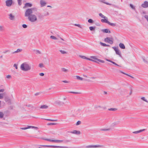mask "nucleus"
Masks as SVG:
<instances>
[{"label":"nucleus","mask_w":148,"mask_h":148,"mask_svg":"<svg viewBox=\"0 0 148 148\" xmlns=\"http://www.w3.org/2000/svg\"><path fill=\"white\" fill-rule=\"evenodd\" d=\"M56 124V123H48L47 124V125H55Z\"/></svg>","instance_id":"obj_51"},{"label":"nucleus","mask_w":148,"mask_h":148,"mask_svg":"<svg viewBox=\"0 0 148 148\" xmlns=\"http://www.w3.org/2000/svg\"><path fill=\"white\" fill-rule=\"evenodd\" d=\"M43 139L45 140H47L48 141L53 142H54V141H55V140H51V139H49L45 138V139Z\"/></svg>","instance_id":"obj_32"},{"label":"nucleus","mask_w":148,"mask_h":148,"mask_svg":"<svg viewBox=\"0 0 148 148\" xmlns=\"http://www.w3.org/2000/svg\"><path fill=\"white\" fill-rule=\"evenodd\" d=\"M112 48L115 51L119 49L118 47H113Z\"/></svg>","instance_id":"obj_50"},{"label":"nucleus","mask_w":148,"mask_h":148,"mask_svg":"<svg viewBox=\"0 0 148 148\" xmlns=\"http://www.w3.org/2000/svg\"><path fill=\"white\" fill-rule=\"evenodd\" d=\"M25 17H28L29 20L31 22H35L37 20V17L35 15L30 14L29 15H27V14H26V12L25 13Z\"/></svg>","instance_id":"obj_2"},{"label":"nucleus","mask_w":148,"mask_h":148,"mask_svg":"<svg viewBox=\"0 0 148 148\" xmlns=\"http://www.w3.org/2000/svg\"><path fill=\"white\" fill-rule=\"evenodd\" d=\"M99 15L101 17V18H104V19H101V21L102 23H105V20H108V18L107 17L104 16L102 13H100L99 14Z\"/></svg>","instance_id":"obj_6"},{"label":"nucleus","mask_w":148,"mask_h":148,"mask_svg":"<svg viewBox=\"0 0 148 148\" xmlns=\"http://www.w3.org/2000/svg\"><path fill=\"white\" fill-rule=\"evenodd\" d=\"M141 99L145 101L148 103V101L145 99V97H143L141 98Z\"/></svg>","instance_id":"obj_34"},{"label":"nucleus","mask_w":148,"mask_h":148,"mask_svg":"<svg viewBox=\"0 0 148 148\" xmlns=\"http://www.w3.org/2000/svg\"><path fill=\"white\" fill-rule=\"evenodd\" d=\"M145 129L141 130L139 131L133 132V133L134 134H138V133H140L142 132H143V131H145Z\"/></svg>","instance_id":"obj_18"},{"label":"nucleus","mask_w":148,"mask_h":148,"mask_svg":"<svg viewBox=\"0 0 148 148\" xmlns=\"http://www.w3.org/2000/svg\"><path fill=\"white\" fill-rule=\"evenodd\" d=\"M111 63H112V64H115V65H116V66H119V65H118L115 62L112 61V62Z\"/></svg>","instance_id":"obj_58"},{"label":"nucleus","mask_w":148,"mask_h":148,"mask_svg":"<svg viewBox=\"0 0 148 148\" xmlns=\"http://www.w3.org/2000/svg\"><path fill=\"white\" fill-rule=\"evenodd\" d=\"M40 94V92H37L35 94V96H37V95H39Z\"/></svg>","instance_id":"obj_64"},{"label":"nucleus","mask_w":148,"mask_h":148,"mask_svg":"<svg viewBox=\"0 0 148 148\" xmlns=\"http://www.w3.org/2000/svg\"><path fill=\"white\" fill-rule=\"evenodd\" d=\"M40 3L41 7H43L46 5V2L43 1V0H40Z\"/></svg>","instance_id":"obj_13"},{"label":"nucleus","mask_w":148,"mask_h":148,"mask_svg":"<svg viewBox=\"0 0 148 148\" xmlns=\"http://www.w3.org/2000/svg\"><path fill=\"white\" fill-rule=\"evenodd\" d=\"M90 58L97 61V62L99 61L102 63H104L105 62L104 60H103L99 59H98L97 58H96V57L95 56H91L90 57ZM97 62V63H99V62Z\"/></svg>","instance_id":"obj_9"},{"label":"nucleus","mask_w":148,"mask_h":148,"mask_svg":"<svg viewBox=\"0 0 148 148\" xmlns=\"http://www.w3.org/2000/svg\"><path fill=\"white\" fill-rule=\"evenodd\" d=\"M45 119L47 121H57V120H53V119Z\"/></svg>","instance_id":"obj_41"},{"label":"nucleus","mask_w":148,"mask_h":148,"mask_svg":"<svg viewBox=\"0 0 148 148\" xmlns=\"http://www.w3.org/2000/svg\"><path fill=\"white\" fill-rule=\"evenodd\" d=\"M79 56L82 59H86V56H84L80 55V56Z\"/></svg>","instance_id":"obj_49"},{"label":"nucleus","mask_w":148,"mask_h":148,"mask_svg":"<svg viewBox=\"0 0 148 148\" xmlns=\"http://www.w3.org/2000/svg\"><path fill=\"white\" fill-rule=\"evenodd\" d=\"M37 9L36 8H29L26 10L25 12H26V14L29 15L30 14H32L33 13V11H37Z\"/></svg>","instance_id":"obj_3"},{"label":"nucleus","mask_w":148,"mask_h":148,"mask_svg":"<svg viewBox=\"0 0 148 148\" xmlns=\"http://www.w3.org/2000/svg\"><path fill=\"white\" fill-rule=\"evenodd\" d=\"M48 108V106L46 105L41 106L40 108L42 109H46Z\"/></svg>","instance_id":"obj_22"},{"label":"nucleus","mask_w":148,"mask_h":148,"mask_svg":"<svg viewBox=\"0 0 148 148\" xmlns=\"http://www.w3.org/2000/svg\"><path fill=\"white\" fill-rule=\"evenodd\" d=\"M5 28L3 25H0V31L3 32L5 30Z\"/></svg>","instance_id":"obj_23"},{"label":"nucleus","mask_w":148,"mask_h":148,"mask_svg":"<svg viewBox=\"0 0 148 148\" xmlns=\"http://www.w3.org/2000/svg\"><path fill=\"white\" fill-rule=\"evenodd\" d=\"M32 5V4L29 3H26L25 5V6L23 8L27 7H31Z\"/></svg>","instance_id":"obj_20"},{"label":"nucleus","mask_w":148,"mask_h":148,"mask_svg":"<svg viewBox=\"0 0 148 148\" xmlns=\"http://www.w3.org/2000/svg\"><path fill=\"white\" fill-rule=\"evenodd\" d=\"M22 27L23 28H27V26L26 25L24 24L22 25Z\"/></svg>","instance_id":"obj_55"},{"label":"nucleus","mask_w":148,"mask_h":148,"mask_svg":"<svg viewBox=\"0 0 148 148\" xmlns=\"http://www.w3.org/2000/svg\"><path fill=\"white\" fill-rule=\"evenodd\" d=\"M141 6L145 8H148V2L147 1H145L141 5Z\"/></svg>","instance_id":"obj_11"},{"label":"nucleus","mask_w":148,"mask_h":148,"mask_svg":"<svg viewBox=\"0 0 148 148\" xmlns=\"http://www.w3.org/2000/svg\"><path fill=\"white\" fill-rule=\"evenodd\" d=\"M9 18L12 20H14V16L12 14H10L9 15Z\"/></svg>","instance_id":"obj_16"},{"label":"nucleus","mask_w":148,"mask_h":148,"mask_svg":"<svg viewBox=\"0 0 148 148\" xmlns=\"http://www.w3.org/2000/svg\"><path fill=\"white\" fill-rule=\"evenodd\" d=\"M103 147L102 145H87L86 147V148H96V147Z\"/></svg>","instance_id":"obj_10"},{"label":"nucleus","mask_w":148,"mask_h":148,"mask_svg":"<svg viewBox=\"0 0 148 148\" xmlns=\"http://www.w3.org/2000/svg\"><path fill=\"white\" fill-rule=\"evenodd\" d=\"M28 128H35L36 129H37L38 128V127H36L29 126H28Z\"/></svg>","instance_id":"obj_44"},{"label":"nucleus","mask_w":148,"mask_h":148,"mask_svg":"<svg viewBox=\"0 0 148 148\" xmlns=\"http://www.w3.org/2000/svg\"><path fill=\"white\" fill-rule=\"evenodd\" d=\"M81 123V121H78L76 124V125H79Z\"/></svg>","instance_id":"obj_56"},{"label":"nucleus","mask_w":148,"mask_h":148,"mask_svg":"<svg viewBox=\"0 0 148 148\" xmlns=\"http://www.w3.org/2000/svg\"><path fill=\"white\" fill-rule=\"evenodd\" d=\"M119 46L120 48L121 49H125V47L123 44L122 43H120L119 45Z\"/></svg>","instance_id":"obj_19"},{"label":"nucleus","mask_w":148,"mask_h":148,"mask_svg":"<svg viewBox=\"0 0 148 148\" xmlns=\"http://www.w3.org/2000/svg\"><path fill=\"white\" fill-rule=\"evenodd\" d=\"M12 3V0H7L5 1V5L7 7H10Z\"/></svg>","instance_id":"obj_8"},{"label":"nucleus","mask_w":148,"mask_h":148,"mask_svg":"<svg viewBox=\"0 0 148 148\" xmlns=\"http://www.w3.org/2000/svg\"><path fill=\"white\" fill-rule=\"evenodd\" d=\"M29 128H28V126L27 127L20 128V129H21L23 130H25Z\"/></svg>","instance_id":"obj_52"},{"label":"nucleus","mask_w":148,"mask_h":148,"mask_svg":"<svg viewBox=\"0 0 148 148\" xmlns=\"http://www.w3.org/2000/svg\"><path fill=\"white\" fill-rule=\"evenodd\" d=\"M11 77V76L10 75H8L6 76V78H7L10 79Z\"/></svg>","instance_id":"obj_61"},{"label":"nucleus","mask_w":148,"mask_h":148,"mask_svg":"<svg viewBox=\"0 0 148 148\" xmlns=\"http://www.w3.org/2000/svg\"><path fill=\"white\" fill-rule=\"evenodd\" d=\"M86 60H90V61H92L95 62H96V63H97V61H96L95 60H92V59H91L90 58H87V57H86Z\"/></svg>","instance_id":"obj_28"},{"label":"nucleus","mask_w":148,"mask_h":148,"mask_svg":"<svg viewBox=\"0 0 148 148\" xmlns=\"http://www.w3.org/2000/svg\"><path fill=\"white\" fill-rule=\"evenodd\" d=\"M39 75L40 76H42L44 75V74L43 73H39Z\"/></svg>","instance_id":"obj_63"},{"label":"nucleus","mask_w":148,"mask_h":148,"mask_svg":"<svg viewBox=\"0 0 148 148\" xmlns=\"http://www.w3.org/2000/svg\"><path fill=\"white\" fill-rule=\"evenodd\" d=\"M144 17L146 19V20H147L148 22V15H145Z\"/></svg>","instance_id":"obj_54"},{"label":"nucleus","mask_w":148,"mask_h":148,"mask_svg":"<svg viewBox=\"0 0 148 148\" xmlns=\"http://www.w3.org/2000/svg\"><path fill=\"white\" fill-rule=\"evenodd\" d=\"M115 52H116V53L117 54L119 55L120 56H121V52H120V51L119 49L118 50H117V51H116Z\"/></svg>","instance_id":"obj_26"},{"label":"nucleus","mask_w":148,"mask_h":148,"mask_svg":"<svg viewBox=\"0 0 148 148\" xmlns=\"http://www.w3.org/2000/svg\"><path fill=\"white\" fill-rule=\"evenodd\" d=\"M4 100L6 102H10L11 101L10 99L8 96L5 97L4 98Z\"/></svg>","instance_id":"obj_21"},{"label":"nucleus","mask_w":148,"mask_h":148,"mask_svg":"<svg viewBox=\"0 0 148 148\" xmlns=\"http://www.w3.org/2000/svg\"><path fill=\"white\" fill-rule=\"evenodd\" d=\"M74 25L75 26H77L79 27V28H82V27L79 25V24H75Z\"/></svg>","instance_id":"obj_46"},{"label":"nucleus","mask_w":148,"mask_h":148,"mask_svg":"<svg viewBox=\"0 0 148 148\" xmlns=\"http://www.w3.org/2000/svg\"><path fill=\"white\" fill-rule=\"evenodd\" d=\"M88 22L90 23H94L93 21L91 19H89L88 20Z\"/></svg>","instance_id":"obj_35"},{"label":"nucleus","mask_w":148,"mask_h":148,"mask_svg":"<svg viewBox=\"0 0 148 148\" xmlns=\"http://www.w3.org/2000/svg\"><path fill=\"white\" fill-rule=\"evenodd\" d=\"M63 141V140H55L54 142L55 143H61Z\"/></svg>","instance_id":"obj_37"},{"label":"nucleus","mask_w":148,"mask_h":148,"mask_svg":"<svg viewBox=\"0 0 148 148\" xmlns=\"http://www.w3.org/2000/svg\"><path fill=\"white\" fill-rule=\"evenodd\" d=\"M76 79L78 80H79L80 81H82L83 80V78L80 77V76H76Z\"/></svg>","instance_id":"obj_24"},{"label":"nucleus","mask_w":148,"mask_h":148,"mask_svg":"<svg viewBox=\"0 0 148 148\" xmlns=\"http://www.w3.org/2000/svg\"><path fill=\"white\" fill-rule=\"evenodd\" d=\"M36 51L37 53H38L39 54H41V52L40 51L38 50H36Z\"/></svg>","instance_id":"obj_60"},{"label":"nucleus","mask_w":148,"mask_h":148,"mask_svg":"<svg viewBox=\"0 0 148 148\" xmlns=\"http://www.w3.org/2000/svg\"><path fill=\"white\" fill-rule=\"evenodd\" d=\"M3 93H0V99H2L3 98Z\"/></svg>","instance_id":"obj_53"},{"label":"nucleus","mask_w":148,"mask_h":148,"mask_svg":"<svg viewBox=\"0 0 148 148\" xmlns=\"http://www.w3.org/2000/svg\"><path fill=\"white\" fill-rule=\"evenodd\" d=\"M62 71L65 72H66L68 71L65 68H62Z\"/></svg>","instance_id":"obj_43"},{"label":"nucleus","mask_w":148,"mask_h":148,"mask_svg":"<svg viewBox=\"0 0 148 148\" xmlns=\"http://www.w3.org/2000/svg\"><path fill=\"white\" fill-rule=\"evenodd\" d=\"M55 103L56 104L61 106L63 105L64 104V102H61L60 101H57L55 102Z\"/></svg>","instance_id":"obj_12"},{"label":"nucleus","mask_w":148,"mask_h":148,"mask_svg":"<svg viewBox=\"0 0 148 148\" xmlns=\"http://www.w3.org/2000/svg\"><path fill=\"white\" fill-rule=\"evenodd\" d=\"M60 51L62 54H66L67 52L64 51V50H60Z\"/></svg>","instance_id":"obj_36"},{"label":"nucleus","mask_w":148,"mask_h":148,"mask_svg":"<svg viewBox=\"0 0 148 148\" xmlns=\"http://www.w3.org/2000/svg\"><path fill=\"white\" fill-rule=\"evenodd\" d=\"M38 66L40 68H43L44 67V65L42 63H40L39 64Z\"/></svg>","instance_id":"obj_45"},{"label":"nucleus","mask_w":148,"mask_h":148,"mask_svg":"<svg viewBox=\"0 0 148 148\" xmlns=\"http://www.w3.org/2000/svg\"><path fill=\"white\" fill-rule=\"evenodd\" d=\"M95 27H93L92 26L90 27L89 28L90 31H94L95 30Z\"/></svg>","instance_id":"obj_33"},{"label":"nucleus","mask_w":148,"mask_h":148,"mask_svg":"<svg viewBox=\"0 0 148 148\" xmlns=\"http://www.w3.org/2000/svg\"><path fill=\"white\" fill-rule=\"evenodd\" d=\"M18 0V5H21V0Z\"/></svg>","instance_id":"obj_57"},{"label":"nucleus","mask_w":148,"mask_h":148,"mask_svg":"<svg viewBox=\"0 0 148 148\" xmlns=\"http://www.w3.org/2000/svg\"><path fill=\"white\" fill-rule=\"evenodd\" d=\"M102 31L103 32L105 33H111L109 29H103Z\"/></svg>","instance_id":"obj_17"},{"label":"nucleus","mask_w":148,"mask_h":148,"mask_svg":"<svg viewBox=\"0 0 148 148\" xmlns=\"http://www.w3.org/2000/svg\"><path fill=\"white\" fill-rule=\"evenodd\" d=\"M104 41L112 45L113 43V40L112 38L107 37L104 39Z\"/></svg>","instance_id":"obj_4"},{"label":"nucleus","mask_w":148,"mask_h":148,"mask_svg":"<svg viewBox=\"0 0 148 148\" xmlns=\"http://www.w3.org/2000/svg\"><path fill=\"white\" fill-rule=\"evenodd\" d=\"M49 13L47 12H45L44 14V16H46L49 15Z\"/></svg>","instance_id":"obj_42"},{"label":"nucleus","mask_w":148,"mask_h":148,"mask_svg":"<svg viewBox=\"0 0 148 148\" xmlns=\"http://www.w3.org/2000/svg\"><path fill=\"white\" fill-rule=\"evenodd\" d=\"M50 38L54 40H57V38L53 36H51L50 37Z\"/></svg>","instance_id":"obj_38"},{"label":"nucleus","mask_w":148,"mask_h":148,"mask_svg":"<svg viewBox=\"0 0 148 148\" xmlns=\"http://www.w3.org/2000/svg\"><path fill=\"white\" fill-rule=\"evenodd\" d=\"M20 69L24 71H27L31 69V66L29 64L25 62L23 63L20 66Z\"/></svg>","instance_id":"obj_1"},{"label":"nucleus","mask_w":148,"mask_h":148,"mask_svg":"<svg viewBox=\"0 0 148 148\" xmlns=\"http://www.w3.org/2000/svg\"><path fill=\"white\" fill-rule=\"evenodd\" d=\"M43 16H44L43 15H42L40 13H38V17L39 18H42L43 17Z\"/></svg>","instance_id":"obj_29"},{"label":"nucleus","mask_w":148,"mask_h":148,"mask_svg":"<svg viewBox=\"0 0 148 148\" xmlns=\"http://www.w3.org/2000/svg\"><path fill=\"white\" fill-rule=\"evenodd\" d=\"M41 146L42 147H50L53 148H58L59 147L62 148H69V147H61L57 146L54 145H41Z\"/></svg>","instance_id":"obj_5"},{"label":"nucleus","mask_w":148,"mask_h":148,"mask_svg":"<svg viewBox=\"0 0 148 148\" xmlns=\"http://www.w3.org/2000/svg\"><path fill=\"white\" fill-rule=\"evenodd\" d=\"M13 66L14 67H15V69H17L18 66H17V64H14Z\"/></svg>","instance_id":"obj_59"},{"label":"nucleus","mask_w":148,"mask_h":148,"mask_svg":"<svg viewBox=\"0 0 148 148\" xmlns=\"http://www.w3.org/2000/svg\"><path fill=\"white\" fill-rule=\"evenodd\" d=\"M70 132L72 134H75L77 135L80 134L81 133L80 131L76 130H74L73 131L71 132Z\"/></svg>","instance_id":"obj_14"},{"label":"nucleus","mask_w":148,"mask_h":148,"mask_svg":"<svg viewBox=\"0 0 148 148\" xmlns=\"http://www.w3.org/2000/svg\"><path fill=\"white\" fill-rule=\"evenodd\" d=\"M26 106L29 107V109L32 110H35L37 108L34 106L33 105L31 104H26Z\"/></svg>","instance_id":"obj_7"},{"label":"nucleus","mask_w":148,"mask_h":148,"mask_svg":"<svg viewBox=\"0 0 148 148\" xmlns=\"http://www.w3.org/2000/svg\"><path fill=\"white\" fill-rule=\"evenodd\" d=\"M110 130V128H108L106 129H101L100 130L101 131H108Z\"/></svg>","instance_id":"obj_40"},{"label":"nucleus","mask_w":148,"mask_h":148,"mask_svg":"<svg viewBox=\"0 0 148 148\" xmlns=\"http://www.w3.org/2000/svg\"><path fill=\"white\" fill-rule=\"evenodd\" d=\"M22 51V49H18L16 51L14 52L13 53H18L20 52H21V51Z\"/></svg>","instance_id":"obj_27"},{"label":"nucleus","mask_w":148,"mask_h":148,"mask_svg":"<svg viewBox=\"0 0 148 148\" xmlns=\"http://www.w3.org/2000/svg\"><path fill=\"white\" fill-rule=\"evenodd\" d=\"M69 93H73L74 94H81V93L80 92H69Z\"/></svg>","instance_id":"obj_39"},{"label":"nucleus","mask_w":148,"mask_h":148,"mask_svg":"<svg viewBox=\"0 0 148 148\" xmlns=\"http://www.w3.org/2000/svg\"><path fill=\"white\" fill-rule=\"evenodd\" d=\"M4 115L3 113L1 112H0V119L2 118L3 117Z\"/></svg>","instance_id":"obj_30"},{"label":"nucleus","mask_w":148,"mask_h":148,"mask_svg":"<svg viewBox=\"0 0 148 148\" xmlns=\"http://www.w3.org/2000/svg\"><path fill=\"white\" fill-rule=\"evenodd\" d=\"M101 45L102 46L106 47V44L105 43H103L101 42H100V43Z\"/></svg>","instance_id":"obj_47"},{"label":"nucleus","mask_w":148,"mask_h":148,"mask_svg":"<svg viewBox=\"0 0 148 148\" xmlns=\"http://www.w3.org/2000/svg\"><path fill=\"white\" fill-rule=\"evenodd\" d=\"M130 6L131 7L132 9H134V10H135L136 9H135V7H134V6H133V5L132 4H130Z\"/></svg>","instance_id":"obj_48"},{"label":"nucleus","mask_w":148,"mask_h":148,"mask_svg":"<svg viewBox=\"0 0 148 148\" xmlns=\"http://www.w3.org/2000/svg\"><path fill=\"white\" fill-rule=\"evenodd\" d=\"M108 110L109 111H115L117 110V109L116 108H111L108 109Z\"/></svg>","instance_id":"obj_31"},{"label":"nucleus","mask_w":148,"mask_h":148,"mask_svg":"<svg viewBox=\"0 0 148 148\" xmlns=\"http://www.w3.org/2000/svg\"><path fill=\"white\" fill-rule=\"evenodd\" d=\"M120 72L121 73H123V74H125V75H127V76H129V77H131V78H134V77H132V76H131V75H129V74H127L126 73H124V72H123L121 71H120Z\"/></svg>","instance_id":"obj_25"},{"label":"nucleus","mask_w":148,"mask_h":148,"mask_svg":"<svg viewBox=\"0 0 148 148\" xmlns=\"http://www.w3.org/2000/svg\"><path fill=\"white\" fill-rule=\"evenodd\" d=\"M62 82L66 83H69V82L66 80L62 81Z\"/></svg>","instance_id":"obj_62"},{"label":"nucleus","mask_w":148,"mask_h":148,"mask_svg":"<svg viewBox=\"0 0 148 148\" xmlns=\"http://www.w3.org/2000/svg\"><path fill=\"white\" fill-rule=\"evenodd\" d=\"M106 20L105 21H106L105 23H108V24L109 25H110L112 26H116V24L114 23H110V22H109V21H108V20Z\"/></svg>","instance_id":"obj_15"}]
</instances>
